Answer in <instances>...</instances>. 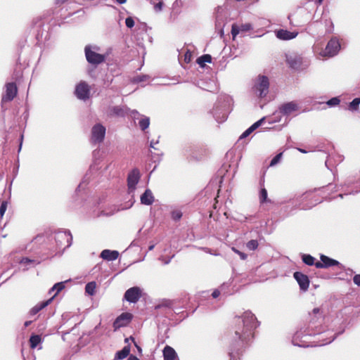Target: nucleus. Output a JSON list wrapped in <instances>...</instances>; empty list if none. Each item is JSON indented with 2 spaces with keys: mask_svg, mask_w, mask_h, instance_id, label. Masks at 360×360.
Returning a JSON list of instances; mask_svg holds the SVG:
<instances>
[{
  "mask_svg": "<svg viewBox=\"0 0 360 360\" xmlns=\"http://www.w3.org/2000/svg\"><path fill=\"white\" fill-rule=\"evenodd\" d=\"M257 325V318L250 311L233 317L229 330V356L231 360L240 359L243 348L253 340Z\"/></svg>",
  "mask_w": 360,
  "mask_h": 360,
  "instance_id": "nucleus-1",
  "label": "nucleus"
},
{
  "mask_svg": "<svg viewBox=\"0 0 360 360\" xmlns=\"http://www.w3.org/2000/svg\"><path fill=\"white\" fill-rule=\"evenodd\" d=\"M85 56L86 60L90 64L94 65H98L105 61V56L98 53L92 50H91L90 47L86 46L85 47Z\"/></svg>",
  "mask_w": 360,
  "mask_h": 360,
  "instance_id": "nucleus-2",
  "label": "nucleus"
},
{
  "mask_svg": "<svg viewBox=\"0 0 360 360\" xmlns=\"http://www.w3.org/2000/svg\"><path fill=\"white\" fill-rule=\"evenodd\" d=\"M255 87L259 92V96L260 98L265 97L269 92V82L268 77L264 75H259Z\"/></svg>",
  "mask_w": 360,
  "mask_h": 360,
  "instance_id": "nucleus-3",
  "label": "nucleus"
},
{
  "mask_svg": "<svg viewBox=\"0 0 360 360\" xmlns=\"http://www.w3.org/2000/svg\"><path fill=\"white\" fill-rule=\"evenodd\" d=\"M75 94L76 96L83 101H86L90 97V86L86 82H80L75 88Z\"/></svg>",
  "mask_w": 360,
  "mask_h": 360,
  "instance_id": "nucleus-4",
  "label": "nucleus"
},
{
  "mask_svg": "<svg viewBox=\"0 0 360 360\" xmlns=\"http://www.w3.org/2000/svg\"><path fill=\"white\" fill-rule=\"evenodd\" d=\"M18 93V88L14 82H9L6 84V93L1 98L2 103H7L13 101Z\"/></svg>",
  "mask_w": 360,
  "mask_h": 360,
  "instance_id": "nucleus-5",
  "label": "nucleus"
},
{
  "mask_svg": "<svg viewBox=\"0 0 360 360\" xmlns=\"http://www.w3.org/2000/svg\"><path fill=\"white\" fill-rule=\"evenodd\" d=\"M340 49V44L335 38H332L327 44L323 56L332 57L335 56Z\"/></svg>",
  "mask_w": 360,
  "mask_h": 360,
  "instance_id": "nucleus-6",
  "label": "nucleus"
},
{
  "mask_svg": "<svg viewBox=\"0 0 360 360\" xmlns=\"http://www.w3.org/2000/svg\"><path fill=\"white\" fill-rule=\"evenodd\" d=\"M105 134V127L101 124H97L91 129V141L94 143H101L103 141Z\"/></svg>",
  "mask_w": 360,
  "mask_h": 360,
  "instance_id": "nucleus-7",
  "label": "nucleus"
},
{
  "mask_svg": "<svg viewBox=\"0 0 360 360\" xmlns=\"http://www.w3.org/2000/svg\"><path fill=\"white\" fill-rule=\"evenodd\" d=\"M141 297V290L139 287L135 286L129 288L124 293V299L131 303H136Z\"/></svg>",
  "mask_w": 360,
  "mask_h": 360,
  "instance_id": "nucleus-8",
  "label": "nucleus"
},
{
  "mask_svg": "<svg viewBox=\"0 0 360 360\" xmlns=\"http://www.w3.org/2000/svg\"><path fill=\"white\" fill-rule=\"evenodd\" d=\"M132 314L128 312H124L116 318L113 322L114 330H117L121 327L126 326L132 319Z\"/></svg>",
  "mask_w": 360,
  "mask_h": 360,
  "instance_id": "nucleus-9",
  "label": "nucleus"
},
{
  "mask_svg": "<svg viewBox=\"0 0 360 360\" xmlns=\"http://www.w3.org/2000/svg\"><path fill=\"white\" fill-rule=\"evenodd\" d=\"M320 259V262L319 261L315 263V266L318 269H326L333 266H338L340 264L338 261L331 259L324 255H321Z\"/></svg>",
  "mask_w": 360,
  "mask_h": 360,
  "instance_id": "nucleus-10",
  "label": "nucleus"
},
{
  "mask_svg": "<svg viewBox=\"0 0 360 360\" xmlns=\"http://www.w3.org/2000/svg\"><path fill=\"white\" fill-rule=\"evenodd\" d=\"M294 278L298 283L300 288L303 291H307L309 287V279L308 276L301 272L294 273Z\"/></svg>",
  "mask_w": 360,
  "mask_h": 360,
  "instance_id": "nucleus-11",
  "label": "nucleus"
},
{
  "mask_svg": "<svg viewBox=\"0 0 360 360\" xmlns=\"http://www.w3.org/2000/svg\"><path fill=\"white\" fill-rule=\"evenodd\" d=\"M252 29V26L250 23H245L240 25H238L237 24H233L231 26V34L233 39H234L236 37L240 32H245L251 30Z\"/></svg>",
  "mask_w": 360,
  "mask_h": 360,
  "instance_id": "nucleus-12",
  "label": "nucleus"
},
{
  "mask_svg": "<svg viewBox=\"0 0 360 360\" xmlns=\"http://www.w3.org/2000/svg\"><path fill=\"white\" fill-rule=\"evenodd\" d=\"M298 109L297 103L294 101L284 103L279 108L280 112L284 115H289L293 112L298 110Z\"/></svg>",
  "mask_w": 360,
  "mask_h": 360,
  "instance_id": "nucleus-13",
  "label": "nucleus"
},
{
  "mask_svg": "<svg viewBox=\"0 0 360 360\" xmlns=\"http://www.w3.org/2000/svg\"><path fill=\"white\" fill-rule=\"evenodd\" d=\"M140 178V173L138 169H134L128 175L127 185L129 189H134Z\"/></svg>",
  "mask_w": 360,
  "mask_h": 360,
  "instance_id": "nucleus-14",
  "label": "nucleus"
},
{
  "mask_svg": "<svg viewBox=\"0 0 360 360\" xmlns=\"http://www.w3.org/2000/svg\"><path fill=\"white\" fill-rule=\"evenodd\" d=\"M276 35L277 38L282 40H290L294 39L297 35V32H291L285 30H278L276 31Z\"/></svg>",
  "mask_w": 360,
  "mask_h": 360,
  "instance_id": "nucleus-15",
  "label": "nucleus"
},
{
  "mask_svg": "<svg viewBox=\"0 0 360 360\" xmlns=\"http://www.w3.org/2000/svg\"><path fill=\"white\" fill-rule=\"evenodd\" d=\"M164 360H178L177 354L170 346L167 345L163 349Z\"/></svg>",
  "mask_w": 360,
  "mask_h": 360,
  "instance_id": "nucleus-16",
  "label": "nucleus"
},
{
  "mask_svg": "<svg viewBox=\"0 0 360 360\" xmlns=\"http://www.w3.org/2000/svg\"><path fill=\"white\" fill-rule=\"evenodd\" d=\"M119 252L116 250H104L101 253V257L107 261H113L118 258Z\"/></svg>",
  "mask_w": 360,
  "mask_h": 360,
  "instance_id": "nucleus-17",
  "label": "nucleus"
},
{
  "mask_svg": "<svg viewBox=\"0 0 360 360\" xmlns=\"http://www.w3.org/2000/svg\"><path fill=\"white\" fill-rule=\"evenodd\" d=\"M154 201V197L150 190L147 189L141 196V202L143 205H150Z\"/></svg>",
  "mask_w": 360,
  "mask_h": 360,
  "instance_id": "nucleus-18",
  "label": "nucleus"
},
{
  "mask_svg": "<svg viewBox=\"0 0 360 360\" xmlns=\"http://www.w3.org/2000/svg\"><path fill=\"white\" fill-rule=\"evenodd\" d=\"M53 300V297H51L50 299L44 301L39 304H37L34 307H32L30 310V314L31 315H35L37 314L39 311L42 310L45 307H46Z\"/></svg>",
  "mask_w": 360,
  "mask_h": 360,
  "instance_id": "nucleus-19",
  "label": "nucleus"
},
{
  "mask_svg": "<svg viewBox=\"0 0 360 360\" xmlns=\"http://www.w3.org/2000/svg\"><path fill=\"white\" fill-rule=\"evenodd\" d=\"M129 352H130L129 346H125L122 350L118 351L116 353L115 357L117 359H124L129 354Z\"/></svg>",
  "mask_w": 360,
  "mask_h": 360,
  "instance_id": "nucleus-20",
  "label": "nucleus"
},
{
  "mask_svg": "<svg viewBox=\"0 0 360 360\" xmlns=\"http://www.w3.org/2000/svg\"><path fill=\"white\" fill-rule=\"evenodd\" d=\"M65 288V284L63 282H60L56 283L51 289L49 290V293L51 294L53 292L56 291V293L51 297L53 299Z\"/></svg>",
  "mask_w": 360,
  "mask_h": 360,
  "instance_id": "nucleus-21",
  "label": "nucleus"
},
{
  "mask_svg": "<svg viewBox=\"0 0 360 360\" xmlns=\"http://www.w3.org/2000/svg\"><path fill=\"white\" fill-rule=\"evenodd\" d=\"M212 62V57L209 54H205V55H202L200 57H199L198 59H197V63L200 66V67H204L205 65V63H210Z\"/></svg>",
  "mask_w": 360,
  "mask_h": 360,
  "instance_id": "nucleus-22",
  "label": "nucleus"
},
{
  "mask_svg": "<svg viewBox=\"0 0 360 360\" xmlns=\"http://www.w3.org/2000/svg\"><path fill=\"white\" fill-rule=\"evenodd\" d=\"M29 342L30 347L34 349L41 342V338L39 335H32Z\"/></svg>",
  "mask_w": 360,
  "mask_h": 360,
  "instance_id": "nucleus-23",
  "label": "nucleus"
},
{
  "mask_svg": "<svg viewBox=\"0 0 360 360\" xmlns=\"http://www.w3.org/2000/svg\"><path fill=\"white\" fill-rule=\"evenodd\" d=\"M55 240L57 243H59L60 245H62L63 241L68 242V236L65 233H58L55 235Z\"/></svg>",
  "mask_w": 360,
  "mask_h": 360,
  "instance_id": "nucleus-24",
  "label": "nucleus"
},
{
  "mask_svg": "<svg viewBox=\"0 0 360 360\" xmlns=\"http://www.w3.org/2000/svg\"><path fill=\"white\" fill-rule=\"evenodd\" d=\"M302 259L303 261V262L304 264H306L307 265H309V266H312V265H314L315 266V259L314 257H313L311 255H303L302 256Z\"/></svg>",
  "mask_w": 360,
  "mask_h": 360,
  "instance_id": "nucleus-25",
  "label": "nucleus"
},
{
  "mask_svg": "<svg viewBox=\"0 0 360 360\" xmlns=\"http://www.w3.org/2000/svg\"><path fill=\"white\" fill-rule=\"evenodd\" d=\"M139 127L141 129V130L144 131L145 129H146L149 127V124H150V119H149V117H142L139 120Z\"/></svg>",
  "mask_w": 360,
  "mask_h": 360,
  "instance_id": "nucleus-26",
  "label": "nucleus"
},
{
  "mask_svg": "<svg viewBox=\"0 0 360 360\" xmlns=\"http://www.w3.org/2000/svg\"><path fill=\"white\" fill-rule=\"evenodd\" d=\"M96 284L95 282H89L85 286V291L89 295H93L95 293Z\"/></svg>",
  "mask_w": 360,
  "mask_h": 360,
  "instance_id": "nucleus-27",
  "label": "nucleus"
},
{
  "mask_svg": "<svg viewBox=\"0 0 360 360\" xmlns=\"http://www.w3.org/2000/svg\"><path fill=\"white\" fill-rule=\"evenodd\" d=\"M123 115V110L119 107V106H113L110 109L109 111V115L113 116V115Z\"/></svg>",
  "mask_w": 360,
  "mask_h": 360,
  "instance_id": "nucleus-28",
  "label": "nucleus"
},
{
  "mask_svg": "<svg viewBox=\"0 0 360 360\" xmlns=\"http://www.w3.org/2000/svg\"><path fill=\"white\" fill-rule=\"evenodd\" d=\"M360 104V98H354L352 102L349 103V108L351 110H357Z\"/></svg>",
  "mask_w": 360,
  "mask_h": 360,
  "instance_id": "nucleus-29",
  "label": "nucleus"
},
{
  "mask_svg": "<svg viewBox=\"0 0 360 360\" xmlns=\"http://www.w3.org/2000/svg\"><path fill=\"white\" fill-rule=\"evenodd\" d=\"M259 243L257 240H250L246 244V247L250 250H255L258 248Z\"/></svg>",
  "mask_w": 360,
  "mask_h": 360,
  "instance_id": "nucleus-30",
  "label": "nucleus"
},
{
  "mask_svg": "<svg viewBox=\"0 0 360 360\" xmlns=\"http://www.w3.org/2000/svg\"><path fill=\"white\" fill-rule=\"evenodd\" d=\"M259 201L261 203L269 201L267 199V191L265 188H262L260 191Z\"/></svg>",
  "mask_w": 360,
  "mask_h": 360,
  "instance_id": "nucleus-31",
  "label": "nucleus"
},
{
  "mask_svg": "<svg viewBox=\"0 0 360 360\" xmlns=\"http://www.w3.org/2000/svg\"><path fill=\"white\" fill-rule=\"evenodd\" d=\"M283 153L277 154L271 161L269 166L272 167L276 165L281 160Z\"/></svg>",
  "mask_w": 360,
  "mask_h": 360,
  "instance_id": "nucleus-32",
  "label": "nucleus"
},
{
  "mask_svg": "<svg viewBox=\"0 0 360 360\" xmlns=\"http://www.w3.org/2000/svg\"><path fill=\"white\" fill-rule=\"evenodd\" d=\"M148 75H138L136 77H135L134 78V82H145V81H147L148 79Z\"/></svg>",
  "mask_w": 360,
  "mask_h": 360,
  "instance_id": "nucleus-33",
  "label": "nucleus"
},
{
  "mask_svg": "<svg viewBox=\"0 0 360 360\" xmlns=\"http://www.w3.org/2000/svg\"><path fill=\"white\" fill-rule=\"evenodd\" d=\"M7 205H8V203H7L6 201H3L1 202V206H0V216H1V217H3L5 212L6 211Z\"/></svg>",
  "mask_w": 360,
  "mask_h": 360,
  "instance_id": "nucleus-34",
  "label": "nucleus"
},
{
  "mask_svg": "<svg viewBox=\"0 0 360 360\" xmlns=\"http://www.w3.org/2000/svg\"><path fill=\"white\" fill-rule=\"evenodd\" d=\"M232 250H233L235 253H236L237 255H238L240 256V259H243V260H245V259H247L248 255H247L245 253H244V252H240V250H237V249H236V248H232Z\"/></svg>",
  "mask_w": 360,
  "mask_h": 360,
  "instance_id": "nucleus-35",
  "label": "nucleus"
},
{
  "mask_svg": "<svg viewBox=\"0 0 360 360\" xmlns=\"http://www.w3.org/2000/svg\"><path fill=\"white\" fill-rule=\"evenodd\" d=\"M126 26L132 28L134 26V20L131 17H127L125 20Z\"/></svg>",
  "mask_w": 360,
  "mask_h": 360,
  "instance_id": "nucleus-36",
  "label": "nucleus"
},
{
  "mask_svg": "<svg viewBox=\"0 0 360 360\" xmlns=\"http://www.w3.org/2000/svg\"><path fill=\"white\" fill-rule=\"evenodd\" d=\"M340 103V99L338 98H333L331 99H330L328 102H327V104L330 106H334V105H337Z\"/></svg>",
  "mask_w": 360,
  "mask_h": 360,
  "instance_id": "nucleus-37",
  "label": "nucleus"
},
{
  "mask_svg": "<svg viewBox=\"0 0 360 360\" xmlns=\"http://www.w3.org/2000/svg\"><path fill=\"white\" fill-rule=\"evenodd\" d=\"M172 219L177 221L179 220L182 217V213L180 211H174L172 213Z\"/></svg>",
  "mask_w": 360,
  "mask_h": 360,
  "instance_id": "nucleus-38",
  "label": "nucleus"
},
{
  "mask_svg": "<svg viewBox=\"0 0 360 360\" xmlns=\"http://www.w3.org/2000/svg\"><path fill=\"white\" fill-rule=\"evenodd\" d=\"M264 120V118H262V119L258 120L257 122H255L250 127V128L252 129V131H255L256 129H257L262 124V123L263 122Z\"/></svg>",
  "mask_w": 360,
  "mask_h": 360,
  "instance_id": "nucleus-39",
  "label": "nucleus"
},
{
  "mask_svg": "<svg viewBox=\"0 0 360 360\" xmlns=\"http://www.w3.org/2000/svg\"><path fill=\"white\" fill-rule=\"evenodd\" d=\"M163 6V3L162 1H159L157 4H154V8L156 11H160L162 10Z\"/></svg>",
  "mask_w": 360,
  "mask_h": 360,
  "instance_id": "nucleus-40",
  "label": "nucleus"
},
{
  "mask_svg": "<svg viewBox=\"0 0 360 360\" xmlns=\"http://www.w3.org/2000/svg\"><path fill=\"white\" fill-rule=\"evenodd\" d=\"M252 129L249 127L247 130H245L243 134L241 135L240 138H245L247 137L248 136H249L252 132Z\"/></svg>",
  "mask_w": 360,
  "mask_h": 360,
  "instance_id": "nucleus-41",
  "label": "nucleus"
},
{
  "mask_svg": "<svg viewBox=\"0 0 360 360\" xmlns=\"http://www.w3.org/2000/svg\"><path fill=\"white\" fill-rule=\"evenodd\" d=\"M353 281L356 285H360V274H356L353 278Z\"/></svg>",
  "mask_w": 360,
  "mask_h": 360,
  "instance_id": "nucleus-42",
  "label": "nucleus"
},
{
  "mask_svg": "<svg viewBox=\"0 0 360 360\" xmlns=\"http://www.w3.org/2000/svg\"><path fill=\"white\" fill-rule=\"evenodd\" d=\"M220 295V292L217 290H214L212 294V296L214 297V298H217Z\"/></svg>",
  "mask_w": 360,
  "mask_h": 360,
  "instance_id": "nucleus-43",
  "label": "nucleus"
},
{
  "mask_svg": "<svg viewBox=\"0 0 360 360\" xmlns=\"http://www.w3.org/2000/svg\"><path fill=\"white\" fill-rule=\"evenodd\" d=\"M128 360H140V359L134 355H130L128 358Z\"/></svg>",
  "mask_w": 360,
  "mask_h": 360,
  "instance_id": "nucleus-44",
  "label": "nucleus"
},
{
  "mask_svg": "<svg viewBox=\"0 0 360 360\" xmlns=\"http://www.w3.org/2000/svg\"><path fill=\"white\" fill-rule=\"evenodd\" d=\"M117 2L120 4H123L124 3H126L127 0H116Z\"/></svg>",
  "mask_w": 360,
  "mask_h": 360,
  "instance_id": "nucleus-45",
  "label": "nucleus"
},
{
  "mask_svg": "<svg viewBox=\"0 0 360 360\" xmlns=\"http://www.w3.org/2000/svg\"><path fill=\"white\" fill-rule=\"evenodd\" d=\"M313 312H314V314H317V313H319V308H314V309H313Z\"/></svg>",
  "mask_w": 360,
  "mask_h": 360,
  "instance_id": "nucleus-46",
  "label": "nucleus"
},
{
  "mask_svg": "<svg viewBox=\"0 0 360 360\" xmlns=\"http://www.w3.org/2000/svg\"><path fill=\"white\" fill-rule=\"evenodd\" d=\"M30 323H31V321H26V322L25 323V327H27L28 326H30Z\"/></svg>",
  "mask_w": 360,
  "mask_h": 360,
  "instance_id": "nucleus-47",
  "label": "nucleus"
},
{
  "mask_svg": "<svg viewBox=\"0 0 360 360\" xmlns=\"http://www.w3.org/2000/svg\"><path fill=\"white\" fill-rule=\"evenodd\" d=\"M153 248H154V245H151V246L149 247V250H151L153 249Z\"/></svg>",
  "mask_w": 360,
  "mask_h": 360,
  "instance_id": "nucleus-48",
  "label": "nucleus"
},
{
  "mask_svg": "<svg viewBox=\"0 0 360 360\" xmlns=\"http://www.w3.org/2000/svg\"><path fill=\"white\" fill-rule=\"evenodd\" d=\"M300 151H301L302 153H306V151L304 150H302V149H300Z\"/></svg>",
  "mask_w": 360,
  "mask_h": 360,
  "instance_id": "nucleus-49",
  "label": "nucleus"
},
{
  "mask_svg": "<svg viewBox=\"0 0 360 360\" xmlns=\"http://www.w3.org/2000/svg\"><path fill=\"white\" fill-rule=\"evenodd\" d=\"M150 147L154 148V146H153V143H152V142H151V143H150Z\"/></svg>",
  "mask_w": 360,
  "mask_h": 360,
  "instance_id": "nucleus-50",
  "label": "nucleus"
},
{
  "mask_svg": "<svg viewBox=\"0 0 360 360\" xmlns=\"http://www.w3.org/2000/svg\"><path fill=\"white\" fill-rule=\"evenodd\" d=\"M322 1H323V0H319V1L320 3H321V2H322Z\"/></svg>",
  "mask_w": 360,
  "mask_h": 360,
  "instance_id": "nucleus-51",
  "label": "nucleus"
}]
</instances>
